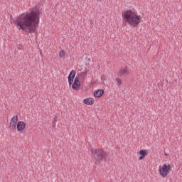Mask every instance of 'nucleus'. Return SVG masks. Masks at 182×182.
Wrapping results in <instances>:
<instances>
[{
    "label": "nucleus",
    "instance_id": "9d476101",
    "mask_svg": "<svg viewBox=\"0 0 182 182\" xmlns=\"http://www.w3.org/2000/svg\"><path fill=\"white\" fill-rule=\"evenodd\" d=\"M83 102H84L85 105L92 106V105H93V103L95 102V100H93V98L89 97L87 99H84Z\"/></svg>",
    "mask_w": 182,
    "mask_h": 182
},
{
    "label": "nucleus",
    "instance_id": "f3484780",
    "mask_svg": "<svg viewBox=\"0 0 182 182\" xmlns=\"http://www.w3.org/2000/svg\"><path fill=\"white\" fill-rule=\"evenodd\" d=\"M106 78H107V77H106L105 75H101V80H106Z\"/></svg>",
    "mask_w": 182,
    "mask_h": 182
},
{
    "label": "nucleus",
    "instance_id": "0eeeda50",
    "mask_svg": "<svg viewBox=\"0 0 182 182\" xmlns=\"http://www.w3.org/2000/svg\"><path fill=\"white\" fill-rule=\"evenodd\" d=\"M24 129H26V124L22 121H19L17 123V132L22 133V132H23Z\"/></svg>",
    "mask_w": 182,
    "mask_h": 182
},
{
    "label": "nucleus",
    "instance_id": "1a4fd4ad",
    "mask_svg": "<svg viewBox=\"0 0 182 182\" xmlns=\"http://www.w3.org/2000/svg\"><path fill=\"white\" fill-rule=\"evenodd\" d=\"M105 95V90L102 89L98 90L94 92L95 97H102Z\"/></svg>",
    "mask_w": 182,
    "mask_h": 182
},
{
    "label": "nucleus",
    "instance_id": "ddd939ff",
    "mask_svg": "<svg viewBox=\"0 0 182 182\" xmlns=\"http://www.w3.org/2000/svg\"><path fill=\"white\" fill-rule=\"evenodd\" d=\"M86 75H87L86 72H83V73H81L79 75V77H80V79H81L82 80H85V77H86Z\"/></svg>",
    "mask_w": 182,
    "mask_h": 182
},
{
    "label": "nucleus",
    "instance_id": "423d86ee",
    "mask_svg": "<svg viewBox=\"0 0 182 182\" xmlns=\"http://www.w3.org/2000/svg\"><path fill=\"white\" fill-rule=\"evenodd\" d=\"M75 76H76V70H73L70 71L68 75V83L69 86H72L73 80H75Z\"/></svg>",
    "mask_w": 182,
    "mask_h": 182
},
{
    "label": "nucleus",
    "instance_id": "f8f14e48",
    "mask_svg": "<svg viewBox=\"0 0 182 182\" xmlns=\"http://www.w3.org/2000/svg\"><path fill=\"white\" fill-rule=\"evenodd\" d=\"M79 87H80V83L79 82H73L72 85V89H73V90H77L79 89Z\"/></svg>",
    "mask_w": 182,
    "mask_h": 182
},
{
    "label": "nucleus",
    "instance_id": "4468645a",
    "mask_svg": "<svg viewBox=\"0 0 182 182\" xmlns=\"http://www.w3.org/2000/svg\"><path fill=\"white\" fill-rule=\"evenodd\" d=\"M66 55V52H65V50H61L59 53V57L60 58H65V55Z\"/></svg>",
    "mask_w": 182,
    "mask_h": 182
},
{
    "label": "nucleus",
    "instance_id": "f03ea898",
    "mask_svg": "<svg viewBox=\"0 0 182 182\" xmlns=\"http://www.w3.org/2000/svg\"><path fill=\"white\" fill-rule=\"evenodd\" d=\"M122 18L124 24L127 23L132 25V26H137L141 22V17L132 10H126L122 12Z\"/></svg>",
    "mask_w": 182,
    "mask_h": 182
},
{
    "label": "nucleus",
    "instance_id": "20e7f679",
    "mask_svg": "<svg viewBox=\"0 0 182 182\" xmlns=\"http://www.w3.org/2000/svg\"><path fill=\"white\" fill-rule=\"evenodd\" d=\"M171 170V166L170 165V164H164L162 166V168L159 169V174L164 178L167 177Z\"/></svg>",
    "mask_w": 182,
    "mask_h": 182
},
{
    "label": "nucleus",
    "instance_id": "f257e3e1",
    "mask_svg": "<svg viewBox=\"0 0 182 182\" xmlns=\"http://www.w3.org/2000/svg\"><path fill=\"white\" fill-rule=\"evenodd\" d=\"M41 18V6L36 5L31 12L22 14L15 20L11 19V23L18 26V29L24 31L26 33H35L36 28L39 26Z\"/></svg>",
    "mask_w": 182,
    "mask_h": 182
},
{
    "label": "nucleus",
    "instance_id": "6e6552de",
    "mask_svg": "<svg viewBox=\"0 0 182 182\" xmlns=\"http://www.w3.org/2000/svg\"><path fill=\"white\" fill-rule=\"evenodd\" d=\"M129 70H127V68H121L119 70V72H118V76H119L120 77H123V76H127L129 75Z\"/></svg>",
    "mask_w": 182,
    "mask_h": 182
},
{
    "label": "nucleus",
    "instance_id": "9b49d317",
    "mask_svg": "<svg viewBox=\"0 0 182 182\" xmlns=\"http://www.w3.org/2000/svg\"><path fill=\"white\" fill-rule=\"evenodd\" d=\"M139 154H140V157H139V160H143V159H144V157H146V156H147V151L144 150V149H141L139 151Z\"/></svg>",
    "mask_w": 182,
    "mask_h": 182
},
{
    "label": "nucleus",
    "instance_id": "7ed1b4c3",
    "mask_svg": "<svg viewBox=\"0 0 182 182\" xmlns=\"http://www.w3.org/2000/svg\"><path fill=\"white\" fill-rule=\"evenodd\" d=\"M91 153L92 156V159H95L96 164H100V163H103V161H106L107 159V152L105 151L102 149H91Z\"/></svg>",
    "mask_w": 182,
    "mask_h": 182
},
{
    "label": "nucleus",
    "instance_id": "2eb2a0df",
    "mask_svg": "<svg viewBox=\"0 0 182 182\" xmlns=\"http://www.w3.org/2000/svg\"><path fill=\"white\" fill-rule=\"evenodd\" d=\"M116 81H117V83L118 86H122V79L117 77L116 79Z\"/></svg>",
    "mask_w": 182,
    "mask_h": 182
},
{
    "label": "nucleus",
    "instance_id": "39448f33",
    "mask_svg": "<svg viewBox=\"0 0 182 182\" xmlns=\"http://www.w3.org/2000/svg\"><path fill=\"white\" fill-rule=\"evenodd\" d=\"M16 124H18V116H14L11 122L9 125L10 130H16Z\"/></svg>",
    "mask_w": 182,
    "mask_h": 182
},
{
    "label": "nucleus",
    "instance_id": "dca6fc26",
    "mask_svg": "<svg viewBox=\"0 0 182 182\" xmlns=\"http://www.w3.org/2000/svg\"><path fill=\"white\" fill-rule=\"evenodd\" d=\"M74 82H75V83H80V82L79 81V77H76L74 79Z\"/></svg>",
    "mask_w": 182,
    "mask_h": 182
}]
</instances>
